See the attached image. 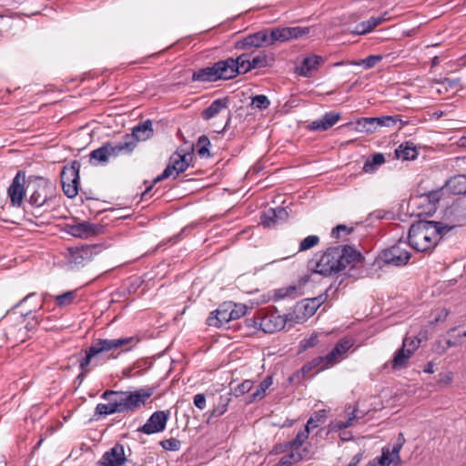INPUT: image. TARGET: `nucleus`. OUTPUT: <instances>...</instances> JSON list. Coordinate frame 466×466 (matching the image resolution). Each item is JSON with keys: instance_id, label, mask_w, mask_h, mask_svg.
Here are the masks:
<instances>
[{"instance_id": "5701e85b", "label": "nucleus", "mask_w": 466, "mask_h": 466, "mask_svg": "<svg viewBox=\"0 0 466 466\" xmlns=\"http://www.w3.org/2000/svg\"><path fill=\"white\" fill-rule=\"evenodd\" d=\"M106 145L110 153V157H116L120 155H130L136 148L134 144L127 139V135L117 143L106 142Z\"/></svg>"}, {"instance_id": "a211bd4d", "label": "nucleus", "mask_w": 466, "mask_h": 466, "mask_svg": "<svg viewBox=\"0 0 466 466\" xmlns=\"http://www.w3.org/2000/svg\"><path fill=\"white\" fill-rule=\"evenodd\" d=\"M127 461V459L125 455L124 446L116 443L102 455L96 466H119L125 464Z\"/></svg>"}, {"instance_id": "603ef678", "label": "nucleus", "mask_w": 466, "mask_h": 466, "mask_svg": "<svg viewBox=\"0 0 466 466\" xmlns=\"http://www.w3.org/2000/svg\"><path fill=\"white\" fill-rule=\"evenodd\" d=\"M160 445L164 450L177 451L181 447V441L177 439L170 438V439L163 440L160 442Z\"/></svg>"}, {"instance_id": "49530a36", "label": "nucleus", "mask_w": 466, "mask_h": 466, "mask_svg": "<svg viewBox=\"0 0 466 466\" xmlns=\"http://www.w3.org/2000/svg\"><path fill=\"white\" fill-rule=\"evenodd\" d=\"M420 198H424L425 201L429 202L431 205H432L431 211L434 212L436 209V204L440 201L441 198V190H431L429 192L420 194Z\"/></svg>"}, {"instance_id": "7c9ffc66", "label": "nucleus", "mask_w": 466, "mask_h": 466, "mask_svg": "<svg viewBox=\"0 0 466 466\" xmlns=\"http://www.w3.org/2000/svg\"><path fill=\"white\" fill-rule=\"evenodd\" d=\"M413 354L410 350L400 348L391 360V367L393 370H401L407 367L408 361Z\"/></svg>"}, {"instance_id": "ddd939ff", "label": "nucleus", "mask_w": 466, "mask_h": 466, "mask_svg": "<svg viewBox=\"0 0 466 466\" xmlns=\"http://www.w3.org/2000/svg\"><path fill=\"white\" fill-rule=\"evenodd\" d=\"M405 442V439L402 433L399 434L397 442L393 445L392 449L390 450L388 447H383L381 450V455L372 460L377 466H389L395 461H400V451Z\"/></svg>"}, {"instance_id": "39448f33", "label": "nucleus", "mask_w": 466, "mask_h": 466, "mask_svg": "<svg viewBox=\"0 0 466 466\" xmlns=\"http://www.w3.org/2000/svg\"><path fill=\"white\" fill-rule=\"evenodd\" d=\"M138 342L139 339L137 337L95 339L91 346L85 350V356L77 360L81 372L77 375L76 380L82 383L86 374L91 370L90 365L97 356L117 349H123L124 351H127Z\"/></svg>"}, {"instance_id": "0e129e2a", "label": "nucleus", "mask_w": 466, "mask_h": 466, "mask_svg": "<svg viewBox=\"0 0 466 466\" xmlns=\"http://www.w3.org/2000/svg\"><path fill=\"white\" fill-rule=\"evenodd\" d=\"M444 82L451 88H455V87L460 86V79L459 78H445Z\"/></svg>"}, {"instance_id": "aec40b11", "label": "nucleus", "mask_w": 466, "mask_h": 466, "mask_svg": "<svg viewBox=\"0 0 466 466\" xmlns=\"http://www.w3.org/2000/svg\"><path fill=\"white\" fill-rule=\"evenodd\" d=\"M213 65L216 70L218 81L233 79L238 75V66L233 61V57L219 60Z\"/></svg>"}, {"instance_id": "f3484780", "label": "nucleus", "mask_w": 466, "mask_h": 466, "mask_svg": "<svg viewBox=\"0 0 466 466\" xmlns=\"http://www.w3.org/2000/svg\"><path fill=\"white\" fill-rule=\"evenodd\" d=\"M233 302H224L213 310L207 319V324L210 327L220 328L231 320Z\"/></svg>"}, {"instance_id": "8fccbe9b", "label": "nucleus", "mask_w": 466, "mask_h": 466, "mask_svg": "<svg viewBox=\"0 0 466 466\" xmlns=\"http://www.w3.org/2000/svg\"><path fill=\"white\" fill-rule=\"evenodd\" d=\"M297 294V287L296 286H289L286 288H281L276 290L275 298L276 299H281L285 298H295Z\"/></svg>"}, {"instance_id": "0eeeda50", "label": "nucleus", "mask_w": 466, "mask_h": 466, "mask_svg": "<svg viewBox=\"0 0 466 466\" xmlns=\"http://www.w3.org/2000/svg\"><path fill=\"white\" fill-rule=\"evenodd\" d=\"M398 123L400 124V128L406 124L402 122L400 116H380L377 117H360L355 123H348L346 126L354 125L353 129L358 132L372 134L375 133L379 127H395Z\"/></svg>"}, {"instance_id": "9d476101", "label": "nucleus", "mask_w": 466, "mask_h": 466, "mask_svg": "<svg viewBox=\"0 0 466 466\" xmlns=\"http://www.w3.org/2000/svg\"><path fill=\"white\" fill-rule=\"evenodd\" d=\"M345 278L339 279V277H336L333 282L329 286V288L325 290L324 293L311 299H306L301 302V307L303 308V315L305 317H311L315 314L317 309L327 300L329 292L335 289L334 293L339 289V287L343 284Z\"/></svg>"}, {"instance_id": "c756f323", "label": "nucleus", "mask_w": 466, "mask_h": 466, "mask_svg": "<svg viewBox=\"0 0 466 466\" xmlns=\"http://www.w3.org/2000/svg\"><path fill=\"white\" fill-rule=\"evenodd\" d=\"M449 190L454 195L466 194V175H457L448 180Z\"/></svg>"}, {"instance_id": "5fc2aeb1", "label": "nucleus", "mask_w": 466, "mask_h": 466, "mask_svg": "<svg viewBox=\"0 0 466 466\" xmlns=\"http://www.w3.org/2000/svg\"><path fill=\"white\" fill-rule=\"evenodd\" d=\"M357 418V415L355 414V410H353L347 420L345 421H342V420H339V421H336L333 426H332V430L336 431V430H342V429H346V428H349L350 426H351V422L352 420Z\"/></svg>"}, {"instance_id": "1a4fd4ad", "label": "nucleus", "mask_w": 466, "mask_h": 466, "mask_svg": "<svg viewBox=\"0 0 466 466\" xmlns=\"http://www.w3.org/2000/svg\"><path fill=\"white\" fill-rule=\"evenodd\" d=\"M403 244V242L399 241L391 247L381 250L377 258L379 264L382 262L383 265L393 267L407 265L410 259L411 254L406 248H402Z\"/></svg>"}, {"instance_id": "e433bc0d", "label": "nucleus", "mask_w": 466, "mask_h": 466, "mask_svg": "<svg viewBox=\"0 0 466 466\" xmlns=\"http://www.w3.org/2000/svg\"><path fill=\"white\" fill-rule=\"evenodd\" d=\"M309 432L308 430L304 429L303 431H299L293 440L284 443V451L289 449H299L309 438Z\"/></svg>"}, {"instance_id": "7ed1b4c3", "label": "nucleus", "mask_w": 466, "mask_h": 466, "mask_svg": "<svg viewBox=\"0 0 466 466\" xmlns=\"http://www.w3.org/2000/svg\"><path fill=\"white\" fill-rule=\"evenodd\" d=\"M453 228L454 226L442 222L420 219L412 223L409 229V245L418 252H431Z\"/></svg>"}, {"instance_id": "dca6fc26", "label": "nucleus", "mask_w": 466, "mask_h": 466, "mask_svg": "<svg viewBox=\"0 0 466 466\" xmlns=\"http://www.w3.org/2000/svg\"><path fill=\"white\" fill-rule=\"evenodd\" d=\"M192 159L193 156L190 153L180 152L177 149L169 157V161L166 168L169 169L170 176L173 172H176L174 177V178H176L179 174L187 169Z\"/></svg>"}, {"instance_id": "052dcab7", "label": "nucleus", "mask_w": 466, "mask_h": 466, "mask_svg": "<svg viewBox=\"0 0 466 466\" xmlns=\"http://www.w3.org/2000/svg\"><path fill=\"white\" fill-rule=\"evenodd\" d=\"M274 211L276 213V222L284 221L288 218L289 213L286 210V208L278 207L274 208Z\"/></svg>"}, {"instance_id": "393cba45", "label": "nucleus", "mask_w": 466, "mask_h": 466, "mask_svg": "<svg viewBox=\"0 0 466 466\" xmlns=\"http://www.w3.org/2000/svg\"><path fill=\"white\" fill-rule=\"evenodd\" d=\"M285 326V321L280 316L262 315L259 321V329L265 333H274Z\"/></svg>"}, {"instance_id": "20e7f679", "label": "nucleus", "mask_w": 466, "mask_h": 466, "mask_svg": "<svg viewBox=\"0 0 466 466\" xmlns=\"http://www.w3.org/2000/svg\"><path fill=\"white\" fill-rule=\"evenodd\" d=\"M309 31L310 28L307 26L268 28L248 35L237 41L235 47L244 50L251 47L268 46L274 45L276 42L283 43L291 39H297L308 35Z\"/></svg>"}, {"instance_id": "a18cd8bd", "label": "nucleus", "mask_w": 466, "mask_h": 466, "mask_svg": "<svg viewBox=\"0 0 466 466\" xmlns=\"http://www.w3.org/2000/svg\"><path fill=\"white\" fill-rule=\"evenodd\" d=\"M76 299V291L70 290L56 297V302L59 307L71 305Z\"/></svg>"}, {"instance_id": "c03bdc74", "label": "nucleus", "mask_w": 466, "mask_h": 466, "mask_svg": "<svg viewBox=\"0 0 466 466\" xmlns=\"http://www.w3.org/2000/svg\"><path fill=\"white\" fill-rule=\"evenodd\" d=\"M260 223L264 228H271L277 224L274 208H269L261 215Z\"/></svg>"}, {"instance_id": "c85d7f7f", "label": "nucleus", "mask_w": 466, "mask_h": 466, "mask_svg": "<svg viewBox=\"0 0 466 466\" xmlns=\"http://www.w3.org/2000/svg\"><path fill=\"white\" fill-rule=\"evenodd\" d=\"M395 154L398 158L403 160H414L418 156L417 148L410 141L400 145L395 150Z\"/></svg>"}, {"instance_id": "6e6d98bb", "label": "nucleus", "mask_w": 466, "mask_h": 466, "mask_svg": "<svg viewBox=\"0 0 466 466\" xmlns=\"http://www.w3.org/2000/svg\"><path fill=\"white\" fill-rule=\"evenodd\" d=\"M420 344V339H415L411 338H404L401 348L406 349L407 350H410L413 354L414 351L418 349Z\"/></svg>"}, {"instance_id": "3c124183", "label": "nucleus", "mask_w": 466, "mask_h": 466, "mask_svg": "<svg viewBox=\"0 0 466 466\" xmlns=\"http://www.w3.org/2000/svg\"><path fill=\"white\" fill-rule=\"evenodd\" d=\"M319 242V238L315 235H310L306 237L299 244V251H306L308 249H310L311 248L318 245Z\"/></svg>"}, {"instance_id": "2eb2a0df", "label": "nucleus", "mask_w": 466, "mask_h": 466, "mask_svg": "<svg viewBox=\"0 0 466 466\" xmlns=\"http://www.w3.org/2000/svg\"><path fill=\"white\" fill-rule=\"evenodd\" d=\"M99 251L100 247L97 245H86L80 248H70V262L76 266H84Z\"/></svg>"}, {"instance_id": "a878e982", "label": "nucleus", "mask_w": 466, "mask_h": 466, "mask_svg": "<svg viewBox=\"0 0 466 466\" xmlns=\"http://www.w3.org/2000/svg\"><path fill=\"white\" fill-rule=\"evenodd\" d=\"M229 97L225 96L212 101V103L203 110L202 117L204 120H209L218 115L223 109L228 108Z\"/></svg>"}, {"instance_id": "de8ad7c7", "label": "nucleus", "mask_w": 466, "mask_h": 466, "mask_svg": "<svg viewBox=\"0 0 466 466\" xmlns=\"http://www.w3.org/2000/svg\"><path fill=\"white\" fill-rule=\"evenodd\" d=\"M319 342V338L317 333L311 334L309 337L304 338L299 342V352L306 351L307 350L315 347Z\"/></svg>"}, {"instance_id": "4468645a", "label": "nucleus", "mask_w": 466, "mask_h": 466, "mask_svg": "<svg viewBox=\"0 0 466 466\" xmlns=\"http://www.w3.org/2000/svg\"><path fill=\"white\" fill-rule=\"evenodd\" d=\"M25 172L18 171L13 178L11 185L7 189L8 196L12 206L20 207L25 195L26 187H25Z\"/></svg>"}, {"instance_id": "13d9d810", "label": "nucleus", "mask_w": 466, "mask_h": 466, "mask_svg": "<svg viewBox=\"0 0 466 466\" xmlns=\"http://www.w3.org/2000/svg\"><path fill=\"white\" fill-rule=\"evenodd\" d=\"M246 313V307L245 306H238L235 303H233L232 307V314H231V320L237 319L245 315Z\"/></svg>"}, {"instance_id": "f03ea898", "label": "nucleus", "mask_w": 466, "mask_h": 466, "mask_svg": "<svg viewBox=\"0 0 466 466\" xmlns=\"http://www.w3.org/2000/svg\"><path fill=\"white\" fill-rule=\"evenodd\" d=\"M155 392L154 387L142 388L133 391L105 390L101 398L108 402L98 403L93 415L94 420L115 413L133 414L145 406Z\"/></svg>"}, {"instance_id": "58836bf2", "label": "nucleus", "mask_w": 466, "mask_h": 466, "mask_svg": "<svg viewBox=\"0 0 466 466\" xmlns=\"http://www.w3.org/2000/svg\"><path fill=\"white\" fill-rule=\"evenodd\" d=\"M233 61L237 64L238 75L246 74L252 70L251 59L248 54H242L237 58H233Z\"/></svg>"}, {"instance_id": "f257e3e1", "label": "nucleus", "mask_w": 466, "mask_h": 466, "mask_svg": "<svg viewBox=\"0 0 466 466\" xmlns=\"http://www.w3.org/2000/svg\"><path fill=\"white\" fill-rule=\"evenodd\" d=\"M365 258L362 253L350 245L329 247L317 259L312 258L309 267L313 273L323 277H331L344 271L349 266L345 278H358L353 271L362 267Z\"/></svg>"}, {"instance_id": "864d4df0", "label": "nucleus", "mask_w": 466, "mask_h": 466, "mask_svg": "<svg viewBox=\"0 0 466 466\" xmlns=\"http://www.w3.org/2000/svg\"><path fill=\"white\" fill-rule=\"evenodd\" d=\"M253 387V381L249 380H244L242 383L238 384L236 388H234L233 392L236 397H239L248 392Z\"/></svg>"}, {"instance_id": "680f3d73", "label": "nucleus", "mask_w": 466, "mask_h": 466, "mask_svg": "<svg viewBox=\"0 0 466 466\" xmlns=\"http://www.w3.org/2000/svg\"><path fill=\"white\" fill-rule=\"evenodd\" d=\"M194 404L199 410L206 408V396L203 393H198L194 396Z\"/></svg>"}, {"instance_id": "423d86ee", "label": "nucleus", "mask_w": 466, "mask_h": 466, "mask_svg": "<svg viewBox=\"0 0 466 466\" xmlns=\"http://www.w3.org/2000/svg\"><path fill=\"white\" fill-rule=\"evenodd\" d=\"M26 190L31 192L29 203L35 208L48 205L56 198V187L52 182L40 176H29Z\"/></svg>"}, {"instance_id": "4be33fe9", "label": "nucleus", "mask_w": 466, "mask_h": 466, "mask_svg": "<svg viewBox=\"0 0 466 466\" xmlns=\"http://www.w3.org/2000/svg\"><path fill=\"white\" fill-rule=\"evenodd\" d=\"M340 118V113L329 111L323 115L321 118L316 119L308 125V129L311 131H326L332 127Z\"/></svg>"}, {"instance_id": "c9c22d12", "label": "nucleus", "mask_w": 466, "mask_h": 466, "mask_svg": "<svg viewBox=\"0 0 466 466\" xmlns=\"http://www.w3.org/2000/svg\"><path fill=\"white\" fill-rule=\"evenodd\" d=\"M326 410H320L315 411L310 418L308 420L305 429L310 431L311 429L318 428L320 424H323L326 420Z\"/></svg>"}, {"instance_id": "6ab92c4d", "label": "nucleus", "mask_w": 466, "mask_h": 466, "mask_svg": "<svg viewBox=\"0 0 466 466\" xmlns=\"http://www.w3.org/2000/svg\"><path fill=\"white\" fill-rule=\"evenodd\" d=\"M152 121L147 119L146 121L137 124L132 128V132L126 134L127 139H129L134 147H137L139 141H146L154 136V129L152 127Z\"/></svg>"}, {"instance_id": "09e8293b", "label": "nucleus", "mask_w": 466, "mask_h": 466, "mask_svg": "<svg viewBox=\"0 0 466 466\" xmlns=\"http://www.w3.org/2000/svg\"><path fill=\"white\" fill-rule=\"evenodd\" d=\"M382 60V56L380 55H370L364 59H361L360 62L355 63V65L362 66L366 69H370L374 67L379 62Z\"/></svg>"}, {"instance_id": "37998d69", "label": "nucleus", "mask_w": 466, "mask_h": 466, "mask_svg": "<svg viewBox=\"0 0 466 466\" xmlns=\"http://www.w3.org/2000/svg\"><path fill=\"white\" fill-rule=\"evenodd\" d=\"M302 460V455L299 452L291 451L284 455L275 466H291L293 462Z\"/></svg>"}, {"instance_id": "79ce46f5", "label": "nucleus", "mask_w": 466, "mask_h": 466, "mask_svg": "<svg viewBox=\"0 0 466 466\" xmlns=\"http://www.w3.org/2000/svg\"><path fill=\"white\" fill-rule=\"evenodd\" d=\"M270 106V101L265 95H257L252 97L250 106L252 108L265 110Z\"/></svg>"}, {"instance_id": "f8f14e48", "label": "nucleus", "mask_w": 466, "mask_h": 466, "mask_svg": "<svg viewBox=\"0 0 466 466\" xmlns=\"http://www.w3.org/2000/svg\"><path fill=\"white\" fill-rule=\"evenodd\" d=\"M169 418V410H157L151 414L147 422L137 431L150 435L161 432L166 429Z\"/></svg>"}, {"instance_id": "cd10ccee", "label": "nucleus", "mask_w": 466, "mask_h": 466, "mask_svg": "<svg viewBox=\"0 0 466 466\" xmlns=\"http://www.w3.org/2000/svg\"><path fill=\"white\" fill-rule=\"evenodd\" d=\"M385 21V18L383 16L379 17H370V19L366 21H362L361 23L358 24L355 27V29L352 31L353 34L361 35L368 34L371 32L375 27L380 25L382 22Z\"/></svg>"}, {"instance_id": "69168bd1", "label": "nucleus", "mask_w": 466, "mask_h": 466, "mask_svg": "<svg viewBox=\"0 0 466 466\" xmlns=\"http://www.w3.org/2000/svg\"><path fill=\"white\" fill-rule=\"evenodd\" d=\"M449 315V310L445 308L441 309L439 315L435 318V321H442L444 320Z\"/></svg>"}, {"instance_id": "774afa93", "label": "nucleus", "mask_w": 466, "mask_h": 466, "mask_svg": "<svg viewBox=\"0 0 466 466\" xmlns=\"http://www.w3.org/2000/svg\"><path fill=\"white\" fill-rule=\"evenodd\" d=\"M153 189V185H149L146 187L145 191L141 194L142 199H147V197H150V192Z\"/></svg>"}, {"instance_id": "a19ab883", "label": "nucleus", "mask_w": 466, "mask_h": 466, "mask_svg": "<svg viewBox=\"0 0 466 466\" xmlns=\"http://www.w3.org/2000/svg\"><path fill=\"white\" fill-rule=\"evenodd\" d=\"M210 145H211L210 140L207 136H205V135L200 136L198 137V143H197L198 154L201 157H209L211 156L209 153V149H208Z\"/></svg>"}, {"instance_id": "72a5a7b5", "label": "nucleus", "mask_w": 466, "mask_h": 466, "mask_svg": "<svg viewBox=\"0 0 466 466\" xmlns=\"http://www.w3.org/2000/svg\"><path fill=\"white\" fill-rule=\"evenodd\" d=\"M90 163L92 165L105 164L110 157L106 143L90 153Z\"/></svg>"}, {"instance_id": "bf43d9fd", "label": "nucleus", "mask_w": 466, "mask_h": 466, "mask_svg": "<svg viewBox=\"0 0 466 466\" xmlns=\"http://www.w3.org/2000/svg\"><path fill=\"white\" fill-rule=\"evenodd\" d=\"M262 319V316L258 315V316H254L252 318H247L245 319V323H246V326L248 327V328H253L255 329H258V330H261L259 329V321L260 319Z\"/></svg>"}, {"instance_id": "9b49d317", "label": "nucleus", "mask_w": 466, "mask_h": 466, "mask_svg": "<svg viewBox=\"0 0 466 466\" xmlns=\"http://www.w3.org/2000/svg\"><path fill=\"white\" fill-rule=\"evenodd\" d=\"M104 227L100 224H94L89 221H82L76 224H66L65 231L76 238H87L101 234Z\"/></svg>"}, {"instance_id": "2f4dec72", "label": "nucleus", "mask_w": 466, "mask_h": 466, "mask_svg": "<svg viewBox=\"0 0 466 466\" xmlns=\"http://www.w3.org/2000/svg\"><path fill=\"white\" fill-rule=\"evenodd\" d=\"M329 366L326 365L325 356H319L309 362L304 364L300 370L303 377L309 373L313 370H317V372L329 369Z\"/></svg>"}, {"instance_id": "473e14b6", "label": "nucleus", "mask_w": 466, "mask_h": 466, "mask_svg": "<svg viewBox=\"0 0 466 466\" xmlns=\"http://www.w3.org/2000/svg\"><path fill=\"white\" fill-rule=\"evenodd\" d=\"M385 162V157L382 153H375L373 155L370 156V157L367 158L364 165H363V167H362V170L365 172V173H374L378 167H380V165H382L383 163Z\"/></svg>"}, {"instance_id": "4c0bfd02", "label": "nucleus", "mask_w": 466, "mask_h": 466, "mask_svg": "<svg viewBox=\"0 0 466 466\" xmlns=\"http://www.w3.org/2000/svg\"><path fill=\"white\" fill-rule=\"evenodd\" d=\"M230 401V398L228 396H220L218 404L210 411L209 417L208 419V422L213 418H218L223 415L227 411L228 405Z\"/></svg>"}, {"instance_id": "412c9836", "label": "nucleus", "mask_w": 466, "mask_h": 466, "mask_svg": "<svg viewBox=\"0 0 466 466\" xmlns=\"http://www.w3.org/2000/svg\"><path fill=\"white\" fill-rule=\"evenodd\" d=\"M325 59L321 56L311 55L306 56L301 61L300 65L298 66L295 69V73H297L300 76L309 77L312 75V72L317 70L319 66L324 64Z\"/></svg>"}, {"instance_id": "ea45409f", "label": "nucleus", "mask_w": 466, "mask_h": 466, "mask_svg": "<svg viewBox=\"0 0 466 466\" xmlns=\"http://www.w3.org/2000/svg\"><path fill=\"white\" fill-rule=\"evenodd\" d=\"M273 61V56H268L265 53H260L251 59V67L252 69L267 67L269 66Z\"/></svg>"}, {"instance_id": "4d7b16f0", "label": "nucleus", "mask_w": 466, "mask_h": 466, "mask_svg": "<svg viewBox=\"0 0 466 466\" xmlns=\"http://www.w3.org/2000/svg\"><path fill=\"white\" fill-rule=\"evenodd\" d=\"M340 230H343L346 234H350L353 231L352 228H348L346 225L340 224L336 226L331 230V237L339 238L340 237Z\"/></svg>"}, {"instance_id": "6e6552de", "label": "nucleus", "mask_w": 466, "mask_h": 466, "mask_svg": "<svg viewBox=\"0 0 466 466\" xmlns=\"http://www.w3.org/2000/svg\"><path fill=\"white\" fill-rule=\"evenodd\" d=\"M80 167V162L74 160L70 165L62 168L60 174L61 185L64 194L69 198H74L78 194Z\"/></svg>"}, {"instance_id": "bb28decb", "label": "nucleus", "mask_w": 466, "mask_h": 466, "mask_svg": "<svg viewBox=\"0 0 466 466\" xmlns=\"http://www.w3.org/2000/svg\"><path fill=\"white\" fill-rule=\"evenodd\" d=\"M191 79L194 82H217L214 65L194 71Z\"/></svg>"}, {"instance_id": "e2e57ef3", "label": "nucleus", "mask_w": 466, "mask_h": 466, "mask_svg": "<svg viewBox=\"0 0 466 466\" xmlns=\"http://www.w3.org/2000/svg\"><path fill=\"white\" fill-rule=\"evenodd\" d=\"M170 177L169 175V169L165 168L161 175L157 176L156 178H154L151 185H155L166 178H168Z\"/></svg>"}, {"instance_id": "b1692460", "label": "nucleus", "mask_w": 466, "mask_h": 466, "mask_svg": "<svg viewBox=\"0 0 466 466\" xmlns=\"http://www.w3.org/2000/svg\"><path fill=\"white\" fill-rule=\"evenodd\" d=\"M352 343L349 339H340L329 353L325 356L326 365L334 366L339 360L351 348Z\"/></svg>"}, {"instance_id": "f704fd0d", "label": "nucleus", "mask_w": 466, "mask_h": 466, "mask_svg": "<svg viewBox=\"0 0 466 466\" xmlns=\"http://www.w3.org/2000/svg\"><path fill=\"white\" fill-rule=\"evenodd\" d=\"M273 380L271 376H267L258 386L255 392L248 396V402H253L257 400L264 398L266 390L272 385Z\"/></svg>"}, {"instance_id": "338daca9", "label": "nucleus", "mask_w": 466, "mask_h": 466, "mask_svg": "<svg viewBox=\"0 0 466 466\" xmlns=\"http://www.w3.org/2000/svg\"><path fill=\"white\" fill-rule=\"evenodd\" d=\"M361 458H362V454L361 453L356 454L355 456H353V458L351 459L350 462L347 466H358V464L361 461Z\"/></svg>"}]
</instances>
